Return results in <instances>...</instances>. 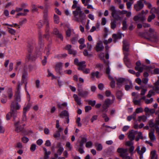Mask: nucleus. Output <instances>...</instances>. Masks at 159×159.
Segmentation results:
<instances>
[{"label":"nucleus","mask_w":159,"mask_h":159,"mask_svg":"<svg viewBox=\"0 0 159 159\" xmlns=\"http://www.w3.org/2000/svg\"><path fill=\"white\" fill-rule=\"evenodd\" d=\"M21 106L15 100L13 101L10 105V111L8 113L6 116V119L9 120L10 119L11 117H12L15 119L17 116V110L20 109Z\"/></svg>","instance_id":"f257e3e1"},{"label":"nucleus","mask_w":159,"mask_h":159,"mask_svg":"<svg viewBox=\"0 0 159 159\" xmlns=\"http://www.w3.org/2000/svg\"><path fill=\"white\" fill-rule=\"evenodd\" d=\"M73 14L74 17V20L75 21L83 23L86 20V15L82 12L81 8L78 7L76 11H73Z\"/></svg>","instance_id":"f03ea898"},{"label":"nucleus","mask_w":159,"mask_h":159,"mask_svg":"<svg viewBox=\"0 0 159 159\" xmlns=\"http://www.w3.org/2000/svg\"><path fill=\"white\" fill-rule=\"evenodd\" d=\"M150 67L146 66L144 65H141L140 61H138L136 63V66L135 67V69L138 71L135 74L138 77L140 75L141 73L143 72V69L148 70L149 69Z\"/></svg>","instance_id":"7ed1b4c3"},{"label":"nucleus","mask_w":159,"mask_h":159,"mask_svg":"<svg viewBox=\"0 0 159 159\" xmlns=\"http://www.w3.org/2000/svg\"><path fill=\"white\" fill-rule=\"evenodd\" d=\"M112 99L107 98L105 100L104 103L102 105V108L103 109L102 110V112H107L108 111V108L109 107L110 105H111L115 101V97L114 96L112 95Z\"/></svg>","instance_id":"20e7f679"},{"label":"nucleus","mask_w":159,"mask_h":159,"mask_svg":"<svg viewBox=\"0 0 159 159\" xmlns=\"http://www.w3.org/2000/svg\"><path fill=\"white\" fill-rule=\"evenodd\" d=\"M44 21V23L46 24V27L45 30L46 34L44 35L45 38L48 39L49 36V21L48 18V14L47 12H45L43 16Z\"/></svg>","instance_id":"39448f33"},{"label":"nucleus","mask_w":159,"mask_h":159,"mask_svg":"<svg viewBox=\"0 0 159 159\" xmlns=\"http://www.w3.org/2000/svg\"><path fill=\"white\" fill-rule=\"evenodd\" d=\"M148 36L153 39L155 42L157 41L158 40V36L154 29L150 28L148 33L146 32Z\"/></svg>","instance_id":"423d86ee"},{"label":"nucleus","mask_w":159,"mask_h":159,"mask_svg":"<svg viewBox=\"0 0 159 159\" xmlns=\"http://www.w3.org/2000/svg\"><path fill=\"white\" fill-rule=\"evenodd\" d=\"M128 149L121 148H119L117 150V152L120 153V156L125 159H133L129 156H128Z\"/></svg>","instance_id":"0eeeda50"},{"label":"nucleus","mask_w":159,"mask_h":159,"mask_svg":"<svg viewBox=\"0 0 159 159\" xmlns=\"http://www.w3.org/2000/svg\"><path fill=\"white\" fill-rule=\"evenodd\" d=\"M24 83L23 81L21 80V82L18 83L17 88V91L15 93L14 95L15 100L16 102H20L21 101V96L20 94V86L21 85H22Z\"/></svg>","instance_id":"6e6552de"},{"label":"nucleus","mask_w":159,"mask_h":159,"mask_svg":"<svg viewBox=\"0 0 159 159\" xmlns=\"http://www.w3.org/2000/svg\"><path fill=\"white\" fill-rule=\"evenodd\" d=\"M110 10L111 11V16L114 18L113 20H118L121 19V17L116 13V11L115 10V7L114 6H111Z\"/></svg>","instance_id":"1a4fd4ad"},{"label":"nucleus","mask_w":159,"mask_h":159,"mask_svg":"<svg viewBox=\"0 0 159 159\" xmlns=\"http://www.w3.org/2000/svg\"><path fill=\"white\" fill-rule=\"evenodd\" d=\"M146 19L145 16L141 13H139L138 15L135 16L134 18V20L136 22L139 21L143 22Z\"/></svg>","instance_id":"9d476101"},{"label":"nucleus","mask_w":159,"mask_h":159,"mask_svg":"<svg viewBox=\"0 0 159 159\" xmlns=\"http://www.w3.org/2000/svg\"><path fill=\"white\" fill-rule=\"evenodd\" d=\"M144 7V4L141 0L138 1L134 5V8L137 11L141 10Z\"/></svg>","instance_id":"9b49d317"},{"label":"nucleus","mask_w":159,"mask_h":159,"mask_svg":"<svg viewBox=\"0 0 159 159\" xmlns=\"http://www.w3.org/2000/svg\"><path fill=\"white\" fill-rule=\"evenodd\" d=\"M135 151H137L138 153L140 155L139 158L140 159H143V155L144 152L146 151V148L144 147H143L140 150V147L139 146H137Z\"/></svg>","instance_id":"f8f14e48"},{"label":"nucleus","mask_w":159,"mask_h":159,"mask_svg":"<svg viewBox=\"0 0 159 159\" xmlns=\"http://www.w3.org/2000/svg\"><path fill=\"white\" fill-rule=\"evenodd\" d=\"M57 147L59 148L57 151V153H55L54 154V157L56 158L58 157V155H61L64 151V148L61 145V143H59L57 144Z\"/></svg>","instance_id":"ddd939ff"},{"label":"nucleus","mask_w":159,"mask_h":159,"mask_svg":"<svg viewBox=\"0 0 159 159\" xmlns=\"http://www.w3.org/2000/svg\"><path fill=\"white\" fill-rule=\"evenodd\" d=\"M63 63L61 62H57L56 64L55 69L56 72L57 73L61 74V71L62 70Z\"/></svg>","instance_id":"4468645a"},{"label":"nucleus","mask_w":159,"mask_h":159,"mask_svg":"<svg viewBox=\"0 0 159 159\" xmlns=\"http://www.w3.org/2000/svg\"><path fill=\"white\" fill-rule=\"evenodd\" d=\"M125 57H124V61L128 68H131L132 65L131 64L129 59L128 57V53L127 52L124 53Z\"/></svg>","instance_id":"2eb2a0df"},{"label":"nucleus","mask_w":159,"mask_h":159,"mask_svg":"<svg viewBox=\"0 0 159 159\" xmlns=\"http://www.w3.org/2000/svg\"><path fill=\"white\" fill-rule=\"evenodd\" d=\"M138 133L137 131L134 130L129 131L128 135L129 139L130 140L133 141L134 139L135 135L137 134Z\"/></svg>","instance_id":"dca6fc26"},{"label":"nucleus","mask_w":159,"mask_h":159,"mask_svg":"<svg viewBox=\"0 0 159 159\" xmlns=\"http://www.w3.org/2000/svg\"><path fill=\"white\" fill-rule=\"evenodd\" d=\"M155 129H152L150 130L149 133V137L150 140L152 141H153L156 140V136L154 135Z\"/></svg>","instance_id":"f3484780"},{"label":"nucleus","mask_w":159,"mask_h":159,"mask_svg":"<svg viewBox=\"0 0 159 159\" xmlns=\"http://www.w3.org/2000/svg\"><path fill=\"white\" fill-rule=\"evenodd\" d=\"M71 46L70 45H67L65 48L68 51L69 54L75 55L76 54V51L73 49H71Z\"/></svg>","instance_id":"a211bd4d"},{"label":"nucleus","mask_w":159,"mask_h":159,"mask_svg":"<svg viewBox=\"0 0 159 159\" xmlns=\"http://www.w3.org/2000/svg\"><path fill=\"white\" fill-rule=\"evenodd\" d=\"M152 10H154L155 11V13L158 14V12L155 8L152 9L150 12V13L152 14V15L149 16L148 19V22H151L152 20L154 19L155 17V15L152 12Z\"/></svg>","instance_id":"6ab92c4d"},{"label":"nucleus","mask_w":159,"mask_h":159,"mask_svg":"<svg viewBox=\"0 0 159 159\" xmlns=\"http://www.w3.org/2000/svg\"><path fill=\"white\" fill-rule=\"evenodd\" d=\"M78 95L79 96L82 97H86L88 95L89 93L86 91H81L80 89H78Z\"/></svg>","instance_id":"aec40b11"},{"label":"nucleus","mask_w":159,"mask_h":159,"mask_svg":"<svg viewBox=\"0 0 159 159\" xmlns=\"http://www.w3.org/2000/svg\"><path fill=\"white\" fill-rule=\"evenodd\" d=\"M19 122H18L15 124L16 127L15 131L17 132H22L24 129L23 126L21 125H19Z\"/></svg>","instance_id":"412c9836"},{"label":"nucleus","mask_w":159,"mask_h":159,"mask_svg":"<svg viewBox=\"0 0 159 159\" xmlns=\"http://www.w3.org/2000/svg\"><path fill=\"white\" fill-rule=\"evenodd\" d=\"M104 48V46L101 42H99L97 43L96 50L97 52L101 51L103 50Z\"/></svg>","instance_id":"4be33fe9"},{"label":"nucleus","mask_w":159,"mask_h":159,"mask_svg":"<svg viewBox=\"0 0 159 159\" xmlns=\"http://www.w3.org/2000/svg\"><path fill=\"white\" fill-rule=\"evenodd\" d=\"M54 34H55L57 36L61 39L62 40L63 39V37L62 35L60 33L58 30L57 29H55L53 31Z\"/></svg>","instance_id":"5701e85b"},{"label":"nucleus","mask_w":159,"mask_h":159,"mask_svg":"<svg viewBox=\"0 0 159 159\" xmlns=\"http://www.w3.org/2000/svg\"><path fill=\"white\" fill-rule=\"evenodd\" d=\"M27 59L31 62L34 61L36 59L35 57L32 54H28L27 56Z\"/></svg>","instance_id":"b1692460"},{"label":"nucleus","mask_w":159,"mask_h":159,"mask_svg":"<svg viewBox=\"0 0 159 159\" xmlns=\"http://www.w3.org/2000/svg\"><path fill=\"white\" fill-rule=\"evenodd\" d=\"M78 66H79L78 68V70H82L86 67V65H85V61H84L80 62Z\"/></svg>","instance_id":"393cba45"},{"label":"nucleus","mask_w":159,"mask_h":159,"mask_svg":"<svg viewBox=\"0 0 159 159\" xmlns=\"http://www.w3.org/2000/svg\"><path fill=\"white\" fill-rule=\"evenodd\" d=\"M123 49L125 51L127 52L129 50V43L128 42L124 40L123 42Z\"/></svg>","instance_id":"a878e982"},{"label":"nucleus","mask_w":159,"mask_h":159,"mask_svg":"<svg viewBox=\"0 0 159 159\" xmlns=\"http://www.w3.org/2000/svg\"><path fill=\"white\" fill-rule=\"evenodd\" d=\"M73 97L75 101L76 102L77 104L79 105H80L82 104L81 98H79L78 95L75 94H74L73 95Z\"/></svg>","instance_id":"bb28decb"},{"label":"nucleus","mask_w":159,"mask_h":159,"mask_svg":"<svg viewBox=\"0 0 159 159\" xmlns=\"http://www.w3.org/2000/svg\"><path fill=\"white\" fill-rule=\"evenodd\" d=\"M59 116L61 118H63L64 116L66 117V118H67L69 117V114L67 111L64 110L61 112Z\"/></svg>","instance_id":"cd10ccee"},{"label":"nucleus","mask_w":159,"mask_h":159,"mask_svg":"<svg viewBox=\"0 0 159 159\" xmlns=\"http://www.w3.org/2000/svg\"><path fill=\"white\" fill-rule=\"evenodd\" d=\"M101 75L98 71L93 72L91 74V77L93 78H94L96 77L97 79H99L101 76Z\"/></svg>","instance_id":"c85d7f7f"},{"label":"nucleus","mask_w":159,"mask_h":159,"mask_svg":"<svg viewBox=\"0 0 159 159\" xmlns=\"http://www.w3.org/2000/svg\"><path fill=\"white\" fill-rule=\"evenodd\" d=\"M112 38L113 39V41L114 43H116L118 39H120L121 38V35L120 34H114L112 35Z\"/></svg>","instance_id":"c756f323"},{"label":"nucleus","mask_w":159,"mask_h":159,"mask_svg":"<svg viewBox=\"0 0 159 159\" xmlns=\"http://www.w3.org/2000/svg\"><path fill=\"white\" fill-rule=\"evenodd\" d=\"M39 44L40 48H42L43 47L44 43L43 37L40 35L39 36Z\"/></svg>","instance_id":"7c9ffc66"},{"label":"nucleus","mask_w":159,"mask_h":159,"mask_svg":"<svg viewBox=\"0 0 159 159\" xmlns=\"http://www.w3.org/2000/svg\"><path fill=\"white\" fill-rule=\"evenodd\" d=\"M151 159H158L156 151L155 150L152 151L151 152Z\"/></svg>","instance_id":"2f4dec72"},{"label":"nucleus","mask_w":159,"mask_h":159,"mask_svg":"<svg viewBox=\"0 0 159 159\" xmlns=\"http://www.w3.org/2000/svg\"><path fill=\"white\" fill-rule=\"evenodd\" d=\"M116 20H115L113 19L111 20V28L113 30H114L116 27Z\"/></svg>","instance_id":"473e14b6"},{"label":"nucleus","mask_w":159,"mask_h":159,"mask_svg":"<svg viewBox=\"0 0 159 159\" xmlns=\"http://www.w3.org/2000/svg\"><path fill=\"white\" fill-rule=\"evenodd\" d=\"M136 83L143 86L148 82V80H135Z\"/></svg>","instance_id":"72a5a7b5"},{"label":"nucleus","mask_w":159,"mask_h":159,"mask_svg":"<svg viewBox=\"0 0 159 159\" xmlns=\"http://www.w3.org/2000/svg\"><path fill=\"white\" fill-rule=\"evenodd\" d=\"M110 70L109 68V67L108 66L107 67L106 70V74L107 75L108 78L110 80H115V78H113L110 75Z\"/></svg>","instance_id":"f704fd0d"},{"label":"nucleus","mask_w":159,"mask_h":159,"mask_svg":"<svg viewBox=\"0 0 159 159\" xmlns=\"http://www.w3.org/2000/svg\"><path fill=\"white\" fill-rule=\"evenodd\" d=\"M95 145L98 151H100L102 150V146L101 143H95Z\"/></svg>","instance_id":"c9c22d12"},{"label":"nucleus","mask_w":159,"mask_h":159,"mask_svg":"<svg viewBox=\"0 0 159 159\" xmlns=\"http://www.w3.org/2000/svg\"><path fill=\"white\" fill-rule=\"evenodd\" d=\"M148 125L149 127L151 128H155L157 125L156 122L155 123H154L153 120H151L148 121Z\"/></svg>","instance_id":"e433bc0d"},{"label":"nucleus","mask_w":159,"mask_h":159,"mask_svg":"<svg viewBox=\"0 0 159 159\" xmlns=\"http://www.w3.org/2000/svg\"><path fill=\"white\" fill-rule=\"evenodd\" d=\"M123 95V94L121 91H118L116 93L117 98L119 100H121Z\"/></svg>","instance_id":"4c0bfd02"},{"label":"nucleus","mask_w":159,"mask_h":159,"mask_svg":"<svg viewBox=\"0 0 159 159\" xmlns=\"http://www.w3.org/2000/svg\"><path fill=\"white\" fill-rule=\"evenodd\" d=\"M123 27H122V29L125 30H126L127 28V21L126 19H125L122 22Z\"/></svg>","instance_id":"58836bf2"},{"label":"nucleus","mask_w":159,"mask_h":159,"mask_svg":"<svg viewBox=\"0 0 159 159\" xmlns=\"http://www.w3.org/2000/svg\"><path fill=\"white\" fill-rule=\"evenodd\" d=\"M101 116L104 119L105 122H107L109 120V118L106 113H103L102 114Z\"/></svg>","instance_id":"ea45409f"},{"label":"nucleus","mask_w":159,"mask_h":159,"mask_svg":"<svg viewBox=\"0 0 159 159\" xmlns=\"http://www.w3.org/2000/svg\"><path fill=\"white\" fill-rule=\"evenodd\" d=\"M101 116L104 119L105 122H107L109 120V118L106 113H103L102 114Z\"/></svg>","instance_id":"a19ab883"},{"label":"nucleus","mask_w":159,"mask_h":159,"mask_svg":"<svg viewBox=\"0 0 159 159\" xmlns=\"http://www.w3.org/2000/svg\"><path fill=\"white\" fill-rule=\"evenodd\" d=\"M101 116L104 119L105 122H107L109 120V118L106 113H103L102 114Z\"/></svg>","instance_id":"79ce46f5"},{"label":"nucleus","mask_w":159,"mask_h":159,"mask_svg":"<svg viewBox=\"0 0 159 159\" xmlns=\"http://www.w3.org/2000/svg\"><path fill=\"white\" fill-rule=\"evenodd\" d=\"M30 107V104H28L23 108V113H26V112L29 110Z\"/></svg>","instance_id":"37998d69"},{"label":"nucleus","mask_w":159,"mask_h":159,"mask_svg":"<svg viewBox=\"0 0 159 159\" xmlns=\"http://www.w3.org/2000/svg\"><path fill=\"white\" fill-rule=\"evenodd\" d=\"M53 19L54 22L56 24H58L59 22V17L56 14L54 16Z\"/></svg>","instance_id":"c03bdc74"},{"label":"nucleus","mask_w":159,"mask_h":159,"mask_svg":"<svg viewBox=\"0 0 159 159\" xmlns=\"http://www.w3.org/2000/svg\"><path fill=\"white\" fill-rule=\"evenodd\" d=\"M125 80H117V85L118 87H120L123 84Z\"/></svg>","instance_id":"a18cd8bd"},{"label":"nucleus","mask_w":159,"mask_h":159,"mask_svg":"<svg viewBox=\"0 0 159 159\" xmlns=\"http://www.w3.org/2000/svg\"><path fill=\"white\" fill-rule=\"evenodd\" d=\"M66 146L69 150L71 151L72 150V146L70 142H66Z\"/></svg>","instance_id":"49530a36"},{"label":"nucleus","mask_w":159,"mask_h":159,"mask_svg":"<svg viewBox=\"0 0 159 159\" xmlns=\"http://www.w3.org/2000/svg\"><path fill=\"white\" fill-rule=\"evenodd\" d=\"M71 31L72 30L70 28H68V29L66 30V39H67V37H69L70 36Z\"/></svg>","instance_id":"de8ad7c7"},{"label":"nucleus","mask_w":159,"mask_h":159,"mask_svg":"<svg viewBox=\"0 0 159 159\" xmlns=\"http://www.w3.org/2000/svg\"><path fill=\"white\" fill-rule=\"evenodd\" d=\"M28 72L26 71H24L22 74V79L23 80L27 79L28 78Z\"/></svg>","instance_id":"09e8293b"},{"label":"nucleus","mask_w":159,"mask_h":159,"mask_svg":"<svg viewBox=\"0 0 159 159\" xmlns=\"http://www.w3.org/2000/svg\"><path fill=\"white\" fill-rule=\"evenodd\" d=\"M8 31L12 35H14L16 33V30L12 28L9 27L7 28Z\"/></svg>","instance_id":"8fccbe9b"},{"label":"nucleus","mask_w":159,"mask_h":159,"mask_svg":"<svg viewBox=\"0 0 159 159\" xmlns=\"http://www.w3.org/2000/svg\"><path fill=\"white\" fill-rule=\"evenodd\" d=\"M33 49V47L30 45H28L27 50L28 51V54L31 53V52Z\"/></svg>","instance_id":"3c124183"},{"label":"nucleus","mask_w":159,"mask_h":159,"mask_svg":"<svg viewBox=\"0 0 159 159\" xmlns=\"http://www.w3.org/2000/svg\"><path fill=\"white\" fill-rule=\"evenodd\" d=\"M143 111V109L142 107H139L136 109L135 111V112L136 113H140L142 112Z\"/></svg>","instance_id":"603ef678"},{"label":"nucleus","mask_w":159,"mask_h":159,"mask_svg":"<svg viewBox=\"0 0 159 159\" xmlns=\"http://www.w3.org/2000/svg\"><path fill=\"white\" fill-rule=\"evenodd\" d=\"M92 144L93 143L91 141H88L86 143L85 146L87 148H90L92 147Z\"/></svg>","instance_id":"864d4df0"},{"label":"nucleus","mask_w":159,"mask_h":159,"mask_svg":"<svg viewBox=\"0 0 159 159\" xmlns=\"http://www.w3.org/2000/svg\"><path fill=\"white\" fill-rule=\"evenodd\" d=\"M153 100V99L152 98H151L150 99H147L145 100V102L146 104H148L152 103Z\"/></svg>","instance_id":"5fc2aeb1"},{"label":"nucleus","mask_w":159,"mask_h":159,"mask_svg":"<svg viewBox=\"0 0 159 159\" xmlns=\"http://www.w3.org/2000/svg\"><path fill=\"white\" fill-rule=\"evenodd\" d=\"M88 102L89 105H91L92 106H93L95 104L96 101L95 100H89L88 101Z\"/></svg>","instance_id":"6e6d98bb"},{"label":"nucleus","mask_w":159,"mask_h":159,"mask_svg":"<svg viewBox=\"0 0 159 159\" xmlns=\"http://www.w3.org/2000/svg\"><path fill=\"white\" fill-rule=\"evenodd\" d=\"M29 140V139L26 137H24L22 138V142L25 143H26L28 142Z\"/></svg>","instance_id":"4d7b16f0"},{"label":"nucleus","mask_w":159,"mask_h":159,"mask_svg":"<svg viewBox=\"0 0 159 159\" xmlns=\"http://www.w3.org/2000/svg\"><path fill=\"white\" fill-rule=\"evenodd\" d=\"M8 97L9 99H11L13 96V93L11 90H10L8 92Z\"/></svg>","instance_id":"13d9d810"},{"label":"nucleus","mask_w":159,"mask_h":159,"mask_svg":"<svg viewBox=\"0 0 159 159\" xmlns=\"http://www.w3.org/2000/svg\"><path fill=\"white\" fill-rule=\"evenodd\" d=\"M36 145L35 144H32L30 148V150L32 152L34 151L36 149Z\"/></svg>","instance_id":"bf43d9fd"},{"label":"nucleus","mask_w":159,"mask_h":159,"mask_svg":"<svg viewBox=\"0 0 159 159\" xmlns=\"http://www.w3.org/2000/svg\"><path fill=\"white\" fill-rule=\"evenodd\" d=\"M48 76H52V78L53 79H56V77H55L53 75V74L48 69Z\"/></svg>","instance_id":"052dcab7"},{"label":"nucleus","mask_w":159,"mask_h":159,"mask_svg":"<svg viewBox=\"0 0 159 159\" xmlns=\"http://www.w3.org/2000/svg\"><path fill=\"white\" fill-rule=\"evenodd\" d=\"M141 99L139 100H134V102L135 105H140Z\"/></svg>","instance_id":"680f3d73"},{"label":"nucleus","mask_w":159,"mask_h":159,"mask_svg":"<svg viewBox=\"0 0 159 159\" xmlns=\"http://www.w3.org/2000/svg\"><path fill=\"white\" fill-rule=\"evenodd\" d=\"M133 2H128L126 3V5L127 8L128 9H130L131 8L132 5L133 4Z\"/></svg>","instance_id":"e2e57ef3"},{"label":"nucleus","mask_w":159,"mask_h":159,"mask_svg":"<svg viewBox=\"0 0 159 159\" xmlns=\"http://www.w3.org/2000/svg\"><path fill=\"white\" fill-rule=\"evenodd\" d=\"M153 89L157 93H159V86L154 85V86L153 88Z\"/></svg>","instance_id":"0e129e2a"},{"label":"nucleus","mask_w":159,"mask_h":159,"mask_svg":"<svg viewBox=\"0 0 159 159\" xmlns=\"http://www.w3.org/2000/svg\"><path fill=\"white\" fill-rule=\"evenodd\" d=\"M91 109L92 107L89 106H86L85 107V110L86 112H88L89 111L91 110Z\"/></svg>","instance_id":"69168bd1"},{"label":"nucleus","mask_w":159,"mask_h":159,"mask_svg":"<svg viewBox=\"0 0 159 159\" xmlns=\"http://www.w3.org/2000/svg\"><path fill=\"white\" fill-rule=\"evenodd\" d=\"M107 20L106 19L104 18H102V19L101 25H105L106 23Z\"/></svg>","instance_id":"338daca9"},{"label":"nucleus","mask_w":159,"mask_h":159,"mask_svg":"<svg viewBox=\"0 0 159 159\" xmlns=\"http://www.w3.org/2000/svg\"><path fill=\"white\" fill-rule=\"evenodd\" d=\"M153 93L154 92L153 90H151L149 92L148 94L147 95V97L148 98H150L152 96Z\"/></svg>","instance_id":"774afa93"}]
</instances>
